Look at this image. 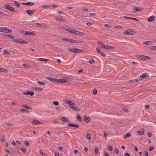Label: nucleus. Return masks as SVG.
<instances>
[{
    "instance_id": "1",
    "label": "nucleus",
    "mask_w": 156,
    "mask_h": 156,
    "mask_svg": "<svg viewBox=\"0 0 156 156\" xmlns=\"http://www.w3.org/2000/svg\"><path fill=\"white\" fill-rule=\"evenodd\" d=\"M65 102L66 104H68L71 105L69 106V107L73 110L75 111H78L79 110V109L78 108H77L76 107L73 106V105H76L74 103L69 99H66L65 100Z\"/></svg>"
},
{
    "instance_id": "2",
    "label": "nucleus",
    "mask_w": 156,
    "mask_h": 156,
    "mask_svg": "<svg viewBox=\"0 0 156 156\" xmlns=\"http://www.w3.org/2000/svg\"><path fill=\"white\" fill-rule=\"evenodd\" d=\"M148 75L147 73H145L142 74L139 77L138 79L133 80L129 81L130 82H133L134 81L138 82L143 80L144 79H145L148 76Z\"/></svg>"
},
{
    "instance_id": "3",
    "label": "nucleus",
    "mask_w": 156,
    "mask_h": 156,
    "mask_svg": "<svg viewBox=\"0 0 156 156\" xmlns=\"http://www.w3.org/2000/svg\"><path fill=\"white\" fill-rule=\"evenodd\" d=\"M97 43L99 44L101 48L103 49L112 50L115 48V47L113 46L104 44V43L101 41H98Z\"/></svg>"
},
{
    "instance_id": "4",
    "label": "nucleus",
    "mask_w": 156,
    "mask_h": 156,
    "mask_svg": "<svg viewBox=\"0 0 156 156\" xmlns=\"http://www.w3.org/2000/svg\"><path fill=\"white\" fill-rule=\"evenodd\" d=\"M67 50L71 52H81L83 51L82 49L77 48H67Z\"/></svg>"
},
{
    "instance_id": "5",
    "label": "nucleus",
    "mask_w": 156,
    "mask_h": 156,
    "mask_svg": "<svg viewBox=\"0 0 156 156\" xmlns=\"http://www.w3.org/2000/svg\"><path fill=\"white\" fill-rule=\"evenodd\" d=\"M136 31L132 29H128L125 30L123 33L125 35H133L136 34Z\"/></svg>"
},
{
    "instance_id": "6",
    "label": "nucleus",
    "mask_w": 156,
    "mask_h": 156,
    "mask_svg": "<svg viewBox=\"0 0 156 156\" xmlns=\"http://www.w3.org/2000/svg\"><path fill=\"white\" fill-rule=\"evenodd\" d=\"M12 32V30L8 28L5 27H0V32L5 33H11Z\"/></svg>"
},
{
    "instance_id": "7",
    "label": "nucleus",
    "mask_w": 156,
    "mask_h": 156,
    "mask_svg": "<svg viewBox=\"0 0 156 156\" xmlns=\"http://www.w3.org/2000/svg\"><path fill=\"white\" fill-rule=\"evenodd\" d=\"M13 41L16 42L17 43H19L20 44H26L28 43L27 41L22 39L20 38H17L13 40Z\"/></svg>"
},
{
    "instance_id": "8",
    "label": "nucleus",
    "mask_w": 156,
    "mask_h": 156,
    "mask_svg": "<svg viewBox=\"0 0 156 156\" xmlns=\"http://www.w3.org/2000/svg\"><path fill=\"white\" fill-rule=\"evenodd\" d=\"M138 58L142 60H150L151 59V58L150 57L144 55H139Z\"/></svg>"
},
{
    "instance_id": "9",
    "label": "nucleus",
    "mask_w": 156,
    "mask_h": 156,
    "mask_svg": "<svg viewBox=\"0 0 156 156\" xmlns=\"http://www.w3.org/2000/svg\"><path fill=\"white\" fill-rule=\"evenodd\" d=\"M66 30L71 33L72 34H76L77 30L75 29H71L70 28H66L64 29Z\"/></svg>"
},
{
    "instance_id": "10",
    "label": "nucleus",
    "mask_w": 156,
    "mask_h": 156,
    "mask_svg": "<svg viewBox=\"0 0 156 156\" xmlns=\"http://www.w3.org/2000/svg\"><path fill=\"white\" fill-rule=\"evenodd\" d=\"M66 30L71 33L72 34H76L77 30L75 29H71L70 28H66L64 29Z\"/></svg>"
},
{
    "instance_id": "11",
    "label": "nucleus",
    "mask_w": 156,
    "mask_h": 156,
    "mask_svg": "<svg viewBox=\"0 0 156 156\" xmlns=\"http://www.w3.org/2000/svg\"><path fill=\"white\" fill-rule=\"evenodd\" d=\"M66 30L71 33L72 34H76L77 30L75 29H71L70 28H66L64 29Z\"/></svg>"
},
{
    "instance_id": "12",
    "label": "nucleus",
    "mask_w": 156,
    "mask_h": 156,
    "mask_svg": "<svg viewBox=\"0 0 156 156\" xmlns=\"http://www.w3.org/2000/svg\"><path fill=\"white\" fill-rule=\"evenodd\" d=\"M66 30L71 33L72 34H76L77 30L75 29H71L70 28H66L64 29Z\"/></svg>"
},
{
    "instance_id": "13",
    "label": "nucleus",
    "mask_w": 156,
    "mask_h": 156,
    "mask_svg": "<svg viewBox=\"0 0 156 156\" xmlns=\"http://www.w3.org/2000/svg\"><path fill=\"white\" fill-rule=\"evenodd\" d=\"M4 7L6 9L9 10L13 12H16L15 9L10 5H6L4 6Z\"/></svg>"
},
{
    "instance_id": "14",
    "label": "nucleus",
    "mask_w": 156,
    "mask_h": 156,
    "mask_svg": "<svg viewBox=\"0 0 156 156\" xmlns=\"http://www.w3.org/2000/svg\"><path fill=\"white\" fill-rule=\"evenodd\" d=\"M22 33L26 35H33L35 34V33L27 31H23Z\"/></svg>"
},
{
    "instance_id": "15",
    "label": "nucleus",
    "mask_w": 156,
    "mask_h": 156,
    "mask_svg": "<svg viewBox=\"0 0 156 156\" xmlns=\"http://www.w3.org/2000/svg\"><path fill=\"white\" fill-rule=\"evenodd\" d=\"M31 123L33 125H40L43 124V123L37 120H35L31 122Z\"/></svg>"
},
{
    "instance_id": "16",
    "label": "nucleus",
    "mask_w": 156,
    "mask_h": 156,
    "mask_svg": "<svg viewBox=\"0 0 156 156\" xmlns=\"http://www.w3.org/2000/svg\"><path fill=\"white\" fill-rule=\"evenodd\" d=\"M47 79L55 83H57V80H58V79L50 77H47Z\"/></svg>"
},
{
    "instance_id": "17",
    "label": "nucleus",
    "mask_w": 156,
    "mask_h": 156,
    "mask_svg": "<svg viewBox=\"0 0 156 156\" xmlns=\"http://www.w3.org/2000/svg\"><path fill=\"white\" fill-rule=\"evenodd\" d=\"M35 10H27L26 11V12L29 15L31 16L33 14Z\"/></svg>"
},
{
    "instance_id": "18",
    "label": "nucleus",
    "mask_w": 156,
    "mask_h": 156,
    "mask_svg": "<svg viewBox=\"0 0 156 156\" xmlns=\"http://www.w3.org/2000/svg\"><path fill=\"white\" fill-rule=\"evenodd\" d=\"M60 120L64 122H70L69 120L65 116H64L60 118Z\"/></svg>"
},
{
    "instance_id": "19",
    "label": "nucleus",
    "mask_w": 156,
    "mask_h": 156,
    "mask_svg": "<svg viewBox=\"0 0 156 156\" xmlns=\"http://www.w3.org/2000/svg\"><path fill=\"white\" fill-rule=\"evenodd\" d=\"M57 80V83H65L67 82V80L64 79H58Z\"/></svg>"
},
{
    "instance_id": "20",
    "label": "nucleus",
    "mask_w": 156,
    "mask_h": 156,
    "mask_svg": "<svg viewBox=\"0 0 156 156\" xmlns=\"http://www.w3.org/2000/svg\"><path fill=\"white\" fill-rule=\"evenodd\" d=\"M84 119L85 122L87 123L90 122L91 120L89 116L86 115H84Z\"/></svg>"
},
{
    "instance_id": "21",
    "label": "nucleus",
    "mask_w": 156,
    "mask_h": 156,
    "mask_svg": "<svg viewBox=\"0 0 156 156\" xmlns=\"http://www.w3.org/2000/svg\"><path fill=\"white\" fill-rule=\"evenodd\" d=\"M62 40L71 43H73V41H73V40L72 39L63 38L62 39Z\"/></svg>"
},
{
    "instance_id": "22",
    "label": "nucleus",
    "mask_w": 156,
    "mask_h": 156,
    "mask_svg": "<svg viewBox=\"0 0 156 156\" xmlns=\"http://www.w3.org/2000/svg\"><path fill=\"white\" fill-rule=\"evenodd\" d=\"M143 44L146 45H151L153 44V42L151 41H144Z\"/></svg>"
},
{
    "instance_id": "23",
    "label": "nucleus",
    "mask_w": 156,
    "mask_h": 156,
    "mask_svg": "<svg viewBox=\"0 0 156 156\" xmlns=\"http://www.w3.org/2000/svg\"><path fill=\"white\" fill-rule=\"evenodd\" d=\"M67 125L69 126L75 127L76 128H78L79 127V126L77 125H75L71 123H69L67 124Z\"/></svg>"
},
{
    "instance_id": "24",
    "label": "nucleus",
    "mask_w": 156,
    "mask_h": 156,
    "mask_svg": "<svg viewBox=\"0 0 156 156\" xmlns=\"http://www.w3.org/2000/svg\"><path fill=\"white\" fill-rule=\"evenodd\" d=\"M55 20L58 21H59L61 22H62L65 20L62 17H56L55 18Z\"/></svg>"
},
{
    "instance_id": "25",
    "label": "nucleus",
    "mask_w": 156,
    "mask_h": 156,
    "mask_svg": "<svg viewBox=\"0 0 156 156\" xmlns=\"http://www.w3.org/2000/svg\"><path fill=\"white\" fill-rule=\"evenodd\" d=\"M155 16H150L147 19V21L149 22H152L155 20L154 18Z\"/></svg>"
},
{
    "instance_id": "26",
    "label": "nucleus",
    "mask_w": 156,
    "mask_h": 156,
    "mask_svg": "<svg viewBox=\"0 0 156 156\" xmlns=\"http://www.w3.org/2000/svg\"><path fill=\"white\" fill-rule=\"evenodd\" d=\"M5 141V136L4 135H2L0 138V141L2 143H4Z\"/></svg>"
},
{
    "instance_id": "27",
    "label": "nucleus",
    "mask_w": 156,
    "mask_h": 156,
    "mask_svg": "<svg viewBox=\"0 0 156 156\" xmlns=\"http://www.w3.org/2000/svg\"><path fill=\"white\" fill-rule=\"evenodd\" d=\"M76 35L82 36L85 35V34L83 32L79 31L77 30Z\"/></svg>"
},
{
    "instance_id": "28",
    "label": "nucleus",
    "mask_w": 156,
    "mask_h": 156,
    "mask_svg": "<svg viewBox=\"0 0 156 156\" xmlns=\"http://www.w3.org/2000/svg\"><path fill=\"white\" fill-rule=\"evenodd\" d=\"M22 4L26 5H29L30 6H33L34 5V4L31 2H29L27 3H22Z\"/></svg>"
},
{
    "instance_id": "29",
    "label": "nucleus",
    "mask_w": 156,
    "mask_h": 156,
    "mask_svg": "<svg viewBox=\"0 0 156 156\" xmlns=\"http://www.w3.org/2000/svg\"><path fill=\"white\" fill-rule=\"evenodd\" d=\"M145 132V130L144 129H143L142 131H137V133L139 135H143L144 134Z\"/></svg>"
},
{
    "instance_id": "30",
    "label": "nucleus",
    "mask_w": 156,
    "mask_h": 156,
    "mask_svg": "<svg viewBox=\"0 0 156 156\" xmlns=\"http://www.w3.org/2000/svg\"><path fill=\"white\" fill-rule=\"evenodd\" d=\"M40 27L43 28H46L48 27L47 25L44 23H41Z\"/></svg>"
},
{
    "instance_id": "31",
    "label": "nucleus",
    "mask_w": 156,
    "mask_h": 156,
    "mask_svg": "<svg viewBox=\"0 0 156 156\" xmlns=\"http://www.w3.org/2000/svg\"><path fill=\"white\" fill-rule=\"evenodd\" d=\"M37 59L42 62H48L49 60V59L48 58H39Z\"/></svg>"
},
{
    "instance_id": "32",
    "label": "nucleus",
    "mask_w": 156,
    "mask_h": 156,
    "mask_svg": "<svg viewBox=\"0 0 156 156\" xmlns=\"http://www.w3.org/2000/svg\"><path fill=\"white\" fill-rule=\"evenodd\" d=\"M142 8L140 7H135L133 9V10H135L136 12L140 11L141 10Z\"/></svg>"
},
{
    "instance_id": "33",
    "label": "nucleus",
    "mask_w": 156,
    "mask_h": 156,
    "mask_svg": "<svg viewBox=\"0 0 156 156\" xmlns=\"http://www.w3.org/2000/svg\"><path fill=\"white\" fill-rule=\"evenodd\" d=\"M73 43H76L78 44H83V42L82 40H77L75 41L74 40H73Z\"/></svg>"
},
{
    "instance_id": "34",
    "label": "nucleus",
    "mask_w": 156,
    "mask_h": 156,
    "mask_svg": "<svg viewBox=\"0 0 156 156\" xmlns=\"http://www.w3.org/2000/svg\"><path fill=\"white\" fill-rule=\"evenodd\" d=\"M3 52L6 55H10V53L9 52L6 50H4L3 51Z\"/></svg>"
},
{
    "instance_id": "35",
    "label": "nucleus",
    "mask_w": 156,
    "mask_h": 156,
    "mask_svg": "<svg viewBox=\"0 0 156 156\" xmlns=\"http://www.w3.org/2000/svg\"><path fill=\"white\" fill-rule=\"evenodd\" d=\"M22 106L23 108L27 109H32V108L31 107H30L27 105H22Z\"/></svg>"
},
{
    "instance_id": "36",
    "label": "nucleus",
    "mask_w": 156,
    "mask_h": 156,
    "mask_svg": "<svg viewBox=\"0 0 156 156\" xmlns=\"http://www.w3.org/2000/svg\"><path fill=\"white\" fill-rule=\"evenodd\" d=\"M13 2L15 3V5L18 8L20 6V4L16 1H14Z\"/></svg>"
},
{
    "instance_id": "37",
    "label": "nucleus",
    "mask_w": 156,
    "mask_h": 156,
    "mask_svg": "<svg viewBox=\"0 0 156 156\" xmlns=\"http://www.w3.org/2000/svg\"><path fill=\"white\" fill-rule=\"evenodd\" d=\"M131 136V134L129 133H128L124 136L123 138L124 139H126V138L129 137Z\"/></svg>"
},
{
    "instance_id": "38",
    "label": "nucleus",
    "mask_w": 156,
    "mask_h": 156,
    "mask_svg": "<svg viewBox=\"0 0 156 156\" xmlns=\"http://www.w3.org/2000/svg\"><path fill=\"white\" fill-rule=\"evenodd\" d=\"M76 117L77 120L80 122L82 121V118L80 117V115L79 114H77L76 115Z\"/></svg>"
},
{
    "instance_id": "39",
    "label": "nucleus",
    "mask_w": 156,
    "mask_h": 156,
    "mask_svg": "<svg viewBox=\"0 0 156 156\" xmlns=\"http://www.w3.org/2000/svg\"><path fill=\"white\" fill-rule=\"evenodd\" d=\"M86 136L88 139L89 140H90L91 139V135L89 133H86Z\"/></svg>"
},
{
    "instance_id": "40",
    "label": "nucleus",
    "mask_w": 156,
    "mask_h": 156,
    "mask_svg": "<svg viewBox=\"0 0 156 156\" xmlns=\"http://www.w3.org/2000/svg\"><path fill=\"white\" fill-rule=\"evenodd\" d=\"M39 153L41 156H47V154L41 151H39Z\"/></svg>"
},
{
    "instance_id": "41",
    "label": "nucleus",
    "mask_w": 156,
    "mask_h": 156,
    "mask_svg": "<svg viewBox=\"0 0 156 156\" xmlns=\"http://www.w3.org/2000/svg\"><path fill=\"white\" fill-rule=\"evenodd\" d=\"M20 150L24 153H26L27 152L26 150L24 148H21Z\"/></svg>"
},
{
    "instance_id": "42",
    "label": "nucleus",
    "mask_w": 156,
    "mask_h": 156,
    "mask_svg": "<svg viewBox=\"0 0 156 156\" xmlns=\"http://www.w3.org/2000/svg\"><path fill=\"white\" fill-rule=\"evenodd\" d=\"M20 110L23 112L28 113L29 112L27 110H26L22 108L20 109Z\"/></svg>"
},
{
    "instance_id": "43",
    "label": "nucleus",
    "mask_w": 156,
    "mask_h": 156,
    "mask_svg": "<svg viewBox=\"0 0 156 156\" xmlns=\"http://www.w3.org/2000/svg\"><path fill=\"white\" fill-rule=\"evenodd\" d=\"M98 148L97 147H95V153L96 154H97L98 153Z\"/></svg>"
},
{
    "instance_id": "44",
    "label": "nucleus",
    "mask_w": 156,
    "mask_h": 156,
    "mask_svg": "<svg viewBox=\"0 0 156 156\" xmlns=\"http://www.w3.org/2000/svg\"><path fill=\"white\" fill-rule=\"evenodd\" d=\"M24 144L27 146H29L30 145V144L29 143L28 141L27 140H25L24 141Z\"/></svg>"
},
{
    "instance_id": "45",
    "label": "nucleus",
    "mask_w": 156,
    "mask_h": 156,
    "mask_svg": "<svg viewBox=\"0 0 156 156\" xmlns=\"http://www.w3.org/2000/svg\"><path fill=\"white\" fill-rule=\"evenodd\" d=\"M52 103L55 105H59L58 102L57 101H55L52 102Z\"/></svg>"
},
{
    "instance_id": "46",
    "label": "nucleus",
    "mask_w": 156,
    "mask_h": 156,
    "mask_svg": "<svg viewBox=\"0 0 156 156\" xmlns=\"http://www.w3.org/2000/svg\"><path fill=\"white\" fill-rule=\"evenodd\" d=\"M122 110L124 112H128V110L127 108H123L122 109Z\"/></svg>"
},
{
    "instance_id": "47",
    "label": "nucleus",
    "mask_w": 156,
    "mask_h": 156,
    "mask_svg": "<svg viewBox=\"0 0 156 156\" xmlns=\"http://www.w3.org/2000/svg\"><path fill=\"white\" fill-rule=\"evenodd\" d=\"M96 50L98 53L100 54V53H101V52L100 48L99 47H98L96 48Z\"/></svg>"
},
{
    "instance_id": "48",
    "label": "nucleus",
    "mask_w": 156,
    "mask_h": 156,
    "mask_svg": "<svg viewBox=\"0 0 156 156\" xmlns=\"http://www.w3.org/2000/svg\"><path fill=\"white\" fill-rule=\"evenodd\" d=\"M23 65L26 68H29L30 67V66L27 64H23Z\"/></svg>"
},
{
    "instance_id": "49",
    "label": "nucleus",
    "mask_w": 156,
    "mask_h": 156,
    "mask_svg": "<svg viewBox=\"0 0 156 156\" xmlns=\"http://www.w3.org/2000/svg\"><path fill=\"white\" fill-rule=\"evenodd\" d=\"M37 83L38 84H40L41 85H45V83L44 82H41V81H38Z\"/></svg>"
},
{
    "instance_id": "50",
    "label": "nucleus",
    "mask_w": 156,
    "mask_h": 156,
    "mask_svg": "<svg viewBox=\"0 0 156 156\" xmlns=\"http://www.w3.org/2000/svg\"><path fill=\"white\" fill-rule=\"evenodd\" d=\"M115 151L117 154H119V151L117 148H115Z\"/></svg>"
},
{
    "instance_id": "51",
    "label": "nucleus",
    "mask_w": 156,
    "mask_h": 156,
    "mask_svg": "<svg viewBox=\"0 0 156 156\" xmlns=\"http://www.w3.org/2000/svg\"><path fill=\"white\" fill-rule=\"evenodd\" d=\"M7 70L4 69L0 68V72H5Z\"/></svg>"
},
{
    "instance_id": "52",
    "label": "nucleus",
    "mask_w": 156,
    "mask_h": 156,
    "mask_svg": "<svg viewBox=\"0 0 156 156\" xmlns=\"http://www.w3.org/2000/svg\"><path fill=\"white\" fill-rule=\"evenodd\" d=\"M95 62V61L94 59H91L89 61V62L90 64H93Z\"/></svg>"
},
{
    "instance_id": "53",
    "label": "nucleus",
    "mask_w": 156,
    "mask_h": 156,
    "mask_svg": "<svg viewBox=\"0 0 156 156\" xmlns=\"http://www.w3.org/2000/svg\"><path fill=\"white\" fill-rule=\"evenodd\" d=\"M58 150L59 151H62L63 150V148L62 146H60L58 147Z\"/></svg>"
},
{
    "instance_id": "54",
    "label": "nucleus",
    "mask_w": 156,
    "mask_h": 156,
    "mask_svg": "<svg viewBox=\"0 0 156 156\" xmlns=\"http://www.w3.org/2000/svg\"><path fill=\"white\" fill-rule=\"evenodd\" d=\"M97 90L94 89L93 92V94L94 95H96L97 94Z\"/></svg>"
},
{
    "instance_id": "55",
    "label": "nucleus",
    "mask_w": 156,
    "mask_h": 156,
    "mask_svg": "<svg viewBox=\"0 0 156 156\" xmlns=\"http://www.w3.org/2000/svg\"><path fill=\"white\" fill-rule=\"evenodd\" d=\"M96 14L94 13H91L89 14V15L90 16H96Z\"/></svg>"
},
{
    "instance_id": "56",
    "label": "nucleus",
    "mask_w": 156,
    "mask_h": 156,
    "mask_svg": "<svg viewBox=\"0 0 156 156\" xmlns=\"http://www.w3.org/2000/svg\"><path fill=\"white\" fill-rule=\"evenodd\" d=\"M50 7H51L50 6H47V5H43L42 6H41V7L42 8H48Z\"/></svg>"
},
{
    "instance_id": "57",
    "label": "nucleus",
    "mask_w": 156,
    "mask_h": 156,
    "mask_svg": "<svg viewBox=\"0 0 156 156\" xmlns=\"http://www.w3.org/2000/svg\"><path fill=\"white\" fill-rule=\"evenodd\" d=\"M122 27H123L122 26H121L120 25L116 26L114 27L115 28H122Z\"/></svg>"
},
{
    "instance_id": "58",
    "label": "nucleus",
    "mask_w": 156,
    "mask_h": 156,
    "mask_svg": "<svg viewBox=\"0 0 156 156\" xmlns=\"http://www.w3.org/2000/svg\"><path fill=\"white\" fill-rule=\"evenodd\" d=\"M29 94H30V96H33L34 94V92L31 91L29 92Z\"/></svg>"
},
{
    "instance_id": "59",
    "label": "nucleus",
    "mask_w": 156,
    "mask_h": 156,
    "mask_svg": "<svg viewBox=\"0 0 156 156\" xmlns=\"http://www.w3.org/2000/svg\"><path fill=\"white\" fill-rule=\"evenodd\" d=\"M154 149V147H150L149 148V150L150 151H152Z\"/></svg>"
},
{
    "instance_id": "60",
    "label": "nucleus",
    "mask_w": 156,
    "mask_h": 156,
    "mask_svg": "<svg viewBox=\"0 0 156 156\" xmlns=\"http://www.w3.org/2000/svg\"><path fill=\"white\" fill-rule=\"evenodd\" d=\"M151 49L152 50H156V46H152L151 47Z\"/></svg>"
},
{
    "instance_id": "61",
    "label": "nucleus",
    "mask_w": 156,
    "mask_h": 156,
    "mask_svg": "<svg viewBox=\"0 0 156 156\" xmlns=\"http://www.w3.org/2000/svg\"><path fill=\"white\" fill-rule=\"evenodd\" d=\"M108 149L110 151H112V146H109L108 147Z\"/></svg>"
},
{
    "instance_id": "62",
    "label": "nucleus",
    "mask_w": 156,
    "mask_h": 156,
    "mask_svg": "<svg viewBox=\"0 0 156 156\" xmlns=\"http://www.w3.org/2000/svg\"><path fill=\"white\" fill-rule=\"evenodd\" d=\"M144 153L145 156H148V154L147 151H144Z\"/></svg>"
},
{
    "instance_id": "63",
    "label": "nucleus",
    "mask_w": 156,
    "mask_h": 156,
    "mask_svg": "<svg viewBox=\"0 0 156 156\" xmlns=\"http://www.w3.org/2000/svg\"><path fill=\"white\" fill-rule=\"evenodd\" d=\"M100 54L103 57H105L106 56V55L104 53H100Z\"/></svg>"
},
{
    "instance_id": "64",
    "label": "nucleus",
    "mask_w": 156,
    "mask_h": 156,
    "mask_svg": "<svg viewBox=\"0 0 156 156\" xmlns=\"http://www.w3.org/2000/svg\"><path fill=\"white\" fill-rule=\"evenodd\" d=\"M151 132H149L148 133V134H147V136H148L149 137H151Z\"/></svg>"
}]
</instances>
